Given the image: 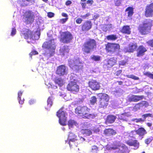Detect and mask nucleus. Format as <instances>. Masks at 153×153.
I'll list each match as a JSON object with an SVG mask.
<instances>
[{"instance_id": "1", "label": "nucleus", "mask_w": 153, "mask_h": 153, "mask_svg": "<svg viewBox=\"0 0 153 153\" xmlns=\"http://www.w3.org/2000/svg\"><path fill=\"white\" fill-rule=\"evenodd\" d=\"M56 47L54 39H52L44 42L42 44V48L48 50V51L45 52L43 54L48 57L53 56L55 53Z\"/></svg>"}, {"instance_id": "2", "label": "nucleus", "mask_w": 153, "mask_h": 153, "mask_svg": "<svg viewBox=\"0 0 153 153\" xmlns=\"http://www.w3.org/2000/svg\"><path fill=\"white\" fill-rule=\"evenodd\" d=\"M97 42L94 39L89 38L82 45L81 49L84 54L90 53L97 48Z\"/></svg>"}, {"instance_id": "3", "label": "nucleus", "mask_w": 153, "mask_h": 153, "mask_svg": "<svg viewBox=\"0 0 153 153\" xmlns=\"http://www.w3.org/2000/svg\"><path fill=\"white\" fill-rule=\"evenodd\" d=\"M90 109L86 106H78L75 109V113L85 119H93L95 115L90 113Z\"/></svg>"}, {"instance_id": "4", "label": "nucleus", "mask_w": 153, "mask_h": 153, "mask_svg": "<svg viewBox=\"0 0 153 153\" xmlns=\"http://www.w3.org/2000/svg\"><path fill=\"white\" fill-rule=\"evenodd\" d=\"M152 26V21L151 19L146 20L141 25L139 26L138 30L142 35H146L151 32Z\"/></svg>"}, {"instance_id": "5", "label": "nucleus", "mask_w": 153, "mask_h": 153, "mask_svg": "<svg viewBox=\"0 0 153 153\" xmlns=\"http://www.w3.org/2000/svg\"><path fill=\"white\" fill-rule=\"evenodd\" d=\"M99 97L98 105L100 108L105 109L107 108L109 102V96L105 93H100L97 94Z\"/></svg>"}, {"instance_id": "6", "label": "nucleus", "mask_w": 153, "mask_h": 153, "mask_svg": "<svg viewBox=\"0 0 153 153\" xmlns=\"http://www.w3.org/2000/svg\"><path fill=\"white\" fill-rule=\"evenodd\" d=\"M64 107H61L56 112V115L58 117L59 122V124L63 126L66 125L67 113L64 110Z\"/></svg>"}, {"instance_id": "7", "label": "nucleus", "mask_w": 153, "mask_h": 153, "mask_svg": "<svg viewBox=\"0 0 153 153\" xmlns=\"http://www.w3.org/2000/svg\"><path fill=\"white\" fill-rule=\"evenodd\" d=\"M105 49L108 53L112 54L119 52L120 48L118 44L108 42L105 45Z\"/></svg>"}, {"instance_id": "8", "label": "nucleus", "mask_w": 153, "mask_h": 153, "mask_svg": "<svg viewBox=\"0 0 153 153\" xmlns=\"http://www.w3.org/2000/svg\"><path fill=\"white\" fill-rule=\"evenodd\" d=\"M73 39L71 33L68 31L62 32L60 34L59 40L64 44H68L71 42Z\"/></svg>"}, {"instance_id": "9", "label": "nucleus", "mask_w": 153, "mask_h": 153, "mask_svg": "<svg viewBox=\"0 0 153 153\" xmlns=\"http://www.w3.org/2000/svg\"><path fill=\"white\" fill-rule=\"evenodd\" d=\"M66 89L68 91L74 94L77 93L79 91V86L74 81L70 82L67 85Z\"/></svg>"}, {"instance_id": "10", "label": "nucleus", "mask_w": 153, "mask_h": 153, "mask_svg": "<svg viewBox=\"0 0 153 153\" xmlns=\"http://www.w3.org/2000/svg\"><path fill=\"white\" fill-rule=\"evenodd\" d=\"M23 16L25 22L27 24H31L33 22L34 20V15L32 11L28 10L26 11Z\"/></svg>"}, {"instance_id": "11", "label": "nucleus", "mask_w": 153, "mask_h": 153, "mask_svg": "<svg viewBox=\"0 0 153 153\" xmlns=\"http://www.w3.org/2000/svg\"><path fill=\"white\" fill-rule=\"evenodd\" d=\"M117 59L114 57L105 60L103 65V68L105 69L108 70L117 64Z\"/></svg>"}, {"instance_id": "12", "label": "nucleus", "mask_w": 153, "mask_h": 153, "mask_svg": "<svg viewBox=\"0 0 153 153\" xmlns=\"http://www.w3.org/2000/svg\"><path fill=\"white\" fill-rule=\"evenodd\" d=\"M92 24L91 21L86 20L80 25L81 31L85 32L88 31L92 28Z\"/></svg>"}, {"instance_id": "13", "label": "nucleus", "mask_w": 153, "mask_h": 153, "mask_svg": "<svg viewBox=\"0 0 153 153\" xmlns=\"http://www.w3.org/2000/svg\"><path fill=\"white\" fill-rule=\"evenodd\" d=\"M77 136L73 133L70 132L68 134V139L69 140L68 144L71 148L77 146V144L75 142L77 140Z\"/></svg>"}, {"instance_id": "14", "label": "nucleus", "mask_w": 153, "mask_h": 153, "mask_svg": "<svg viewBox=\"0 0 153 153\" xmlns=\"http://www.w3.org/2000/svg\"><path fill=\"white\" fill-rule=\"evenodd\" d=\"M56 74L59 76H64L67 74V70L65 65H61L57 68Z\"/></svg>"}, {"instance_id": "15", "label": "nucleus", "mask_w": 153, "mask_h": 153, "mask_svg": "<svg viewBox=\"0 0 153 153\" xmlns=\"http://www.w3.org/2000/svg\"><path fill=\"white\" fill-rule=\"evenodd\" d=\"M88 85L89 87L93 91L98 90L100 88V83L96 80H91L89 81Z\"/></svg>"}, {"instance_id": "16", "label": "nucleus", "mask_w": 153, "mask_h": 153, "mask_svg": "<svg viewBox=\"0 0 153 153\" xmlns=\"http://www.w3.org/2000/svg\"><path fill=\"white\" fill-rule=\"evenodd\" d=\"M145 16L146 17H152L153 16V2L146 7Z\"/></svg>"}, {"instance_id": "17", "label": "nucleus", "mask_w": 153, "mask_h": 153, "mask_svg": "<svg viewBox=\"0 0 153 153\" xmlns=\"http://www.w3.org/2000/svg\"><path fill=\"white\" fill-rule=\"evenodd\" d=\"M144 97L143 95H132L131 97H128V101L130 102H137L143 100Z\"/></svg>"}, {"instance_id": "18", "label": "nucleus", "mask_w": 153, "mask_h": 153, "mask_svg": "<svg viewBox=\"0 0 153 153\" xmlns=\"http://www.w3.org/2000/svg\"><path fill=\"white\" fill-rule=\"evenodd\" d=\"M22 34L24 36V38L26 39L29 38L30 39H33V34L32 31L28 29H25L23 31V33Z\"/></svg>"}, {"instance_id": "19", "label": "nucleus", "mask_w": 153, "mask_h": 153, "mask_svg": "<svg viewBox=\"0 0 153 153\" xmlns=\"http://www.w3.org/2000/svg\"><path fill=\"white\" fill-rule=\"evenodd\" d=\"M147 51L146 48L143 45H140L137 50V56L139 57L143 56Z\"/></svg>"}, {"instance_id": "20", "label": "nucleus", "mask_w": 153, "mask_h": 153, "mask_svg": "<svg viewBox=\"0 0 153 153\" xmlns=\"http://www.w3.org/2000/svg\"><path fill=\"white\" fill-rule=\"evenodd\" d=\"M116 133V131L111 128L105 129L103 131V134L106 136L108 137L115 135Z\"/></svg>"}, {"instance_id": "21", "label": "nucleus", "mask_w": 153, "mask_h": 153, "mask_svg": "<svg viewBox=\"0 0 153 153\" xmlns=\"http://www.w3.org/2000/svg\"><path fill=\"white\" fill-rule=\"evenodd\" d=\"M126 143L130 146H133L135 149H137L139 146V143L137 140H130L126 141Z\"/></svg>"}, {"instance_id": "22", "label": "nucleus", "mask_w": 153, "mask_h": 153, "mask_svg": "<svg viewBox=\"0 0 153 153\" xmlns=\"http://www.w3.org/2000/svg\"><path fill=\"white\" fill-rule=\"evenodd\" d=\"M69 51V49L68 46H64L61 47L59 50L60 54L62 56L67 55Z\"/></svg>"}, {"instance_id": "23", "label": "nucleus", "mask_w": 153, "mask_h": 153, "mask_svg": "<svg viewBox=\"0 0 153 153\" xmlns=\"http://www.w3.org/2000/svg\"><path fill=\"white\" fill-rule=\"evenodd\" d=\"M137 48V46L136 43H130L126 48V51L129 52H133L136 50Z\"/></svg>"}, {"instance_id": "24", "label": "nucleus", "mask_w": 153, "mask_h": 153, "mask_svg": "<svg viewBox=\"0 0 153 153\" xmlns=\"http://www.w3.org/2000/svg\"><path fill=\"white\" fill-rule=\"evenodd\" d=\"M134 131L137 134L142 138H143V136L147 134V132L145 129L142 127L139 128L137 130H135Z\"/></svg>"}, {"instance_id": "25", "label": "nucleus", "mask_w": 153, "mask_h": 153, "mask_svg": "<svg viewBox=\"0 0 153 153\" xmlns=\"http://www.w3.org/2000/svg\"><path fill=\"white\" fill-rule=\"evenodd\" d=\"M120 32L123 34H130L131 31L130 26L128 25L123 26L120 30Z\"/></svg>"}, {"instance_id": "26", "label": "nucleus", "mask_w": 153, "mask_h": 153, "mask_svg": "<svg viewBox=\"0 0 153 153\" xmlns=\"http://www.w3.org/2000/svg\"><path fill=\"white\" fill-rule=\"evenodd\" d=\"M116 118V116L109 115L106 118L105 122L106 123H112L114 122Z\"/></svg>"}, {"instance_id": "27", "label": "nucleus", "mask_w": 153, "mask_h": 153, "mask_svg": "<svg viewBox=\"0 0 153 153\" xmlns=\"http://www.w3.org/2000/svg\"><path fill=\"white\" fill-rule=\"evenodd\" d=\"M54 81L56 84H57L59 87L62 86L64 84L63 80L61 77H55Z\"/></svg>"}, {"instance_id": "28", "label": "nucleus", "mask_w": 153, "mask_h": 153, "mask_svg": "<svg viewBox=\"0 0 153 153\" xmlns=\"http://www.w3.org/2000/svg\"><path fill=\"white\" fill-rule=\"evenodd\" d=\"M81 134L86 136H89L92 134V131L89 129H82L80 131Z\"/></svg>"}, {"instance_id": "29", "label": "nucleus", "mask_w": 153, "mask_h": 153, "mask_svg": "<svg viewBox=\"0 0 153 153\" xmlns=\"http://www.w3.org/2000/svg\"><path fill=\"white\" fill-rule=\"evenodd\" d=\"M125 11L128 12V17H131L134 13V8L132 7H129L126 9Z\"/></svg>"}, {"instance_id": "30", "label": "nucleus", "mask_w": 153, "mask_h": 153, "mask_svg": "<svg viewBox=\"0 0 153 153\" xmlns=\"http://www.w3.org/2000/svg\"><path fill=\"white\" fill-rule=\"evenodd\" d=\"M106 38L108 40L114 41L116 40L118 37L116 35L111 34L107 36Z\"/></svg>"}, {"instance_id": "31", "label": "nucleus", "mask_w": 153, "mask_h": 153, "mask_svg": "<svg viewBox=\"0 0 153 153\" xmlns=\"http://www.w3.org/2000/svg\"><path fill=\"white\" fill-rule=\"evenodd\" d=\"M120 146L119 143L117 142H114L111 145V146L109 148V149L115 150L118 148V147Z\"/></svg>"}, {"instance_id": "32", "label": "nucleus", "mask_w": 153, "mask_h": 153, "mask_svg": "<svg viewBox=\"0 0 153 153\" xmlns=\"http://www.w3.org/2000/svg\"><path fill=\"white\" fill-rule=\"evenodd\" d=\"M128 116L126 113H123L120 115H119L118 119L123 121H127V120Z\"/></svg>"}, {"instance_id": "33", "label": "nucleus", "mask_w": 153, "mask_h": 153, "mask_svg": "<svg viewBox=\"0 0 153 153\" xmlns=\"http://www.w3.org/2000/svg\"><path fill=\"white\" fill-rule=\"evenodd\" d=\"M23 91H19L18 93V99L19 100V103L20 104H22L24 102V100L23 99L22 100L21 99V97L22 96Z\"/></svg>"}, {"instance_id": "34", "label": "nucleus", "mask_w": 153, "mask_h": 153, "mask_svg": "<svg viewBox=\"0 0 153 153\" xmlns=\"http://www.w3.org/2000/svg\"><path fill=\"white\" fill-rule=\"evenodd\" d=\"M53 99V97L52 96L49 97L47 101V106L49 108L51 107L52 105Z\"/></svg>"}, {"instance_id": "35", "label": "nucleus", "mask_w": 153, "mask_h": 153, "mask_svg": "<svg viewBox=\"0 0 153 153\" xmlns=\"http://www.w3.org/2000/svg\"><path fill=\"white\" fill-rule=\"evenodd\" d=\"M76 122L72 120H70L68 122V125L70 128H72L74 125H76Z\"/></svg>"}, {"instance_id": "36", "label": "nucleus", "mask_w": 153, "mask_h": 153, "mask_svg": "<svg viewBox=\"0 0 153 153\" xmlns=\"http://www.w3.org/2000/svg\"><path fill=\"white\" fill-rule=\"evenodd\" d=\"M142 108L143 107L147 108L149 106V102L146 101H142L140 102Z\"/></svg>"}, {"instance_id": "37", "label": "nucleus", "mask_w": 153, "mask_h": 153, "mask_svg": "<svg viewBox=\"0 0 153 153\" xmlns=\"http://www.w3.org/2000/svg\"><path fill=\"white\" fill-rule=\"evenodd\" d=\"M97 102V98L95 96H93L90 99V104L92 105H94Z\"/></svg>"}, {"instance_id": "38", "label": "nucleus", "mask_w": 153, "mask_h": 153, "mask_svg": "<svg viewBox=\"0 0 153 153\" xmlns=\"http://www.w3.org/2000/svg\"><path fill=\"white\" fill-rule=\"evenodd\" d=\"M142 107L140 102L136 104L133 107V109L135 111L140 110Z\"/></svg>"}, {"instance_id": "39", "label": "nucleus", "mask_w": 153, "mask_h": 153, "mask_svg": "<svg viewBox=\"0 0 153 153\" xmlns=\"http://www.w3.org/2000/svg\"><path fill=\"white\" fill-rule=\"evenodd\" d=\"M128 60H123L120 61L119 62V66L125 65L127 64Z\"/></svg>"}, {"instance_id": "40", "label": "nucleus", "mask_w": 153, "mask_h": 153, "mask_svg": "<svg viewBox=\"0 0 153 153\" xmlns=\"http://www.w3.org/2000/svg\"><path fill=\"white\" fill-rule=\"evenodd\" d=\"M126 76L127 78H131L134 80H138L139 79V78L138 77L136 76L133 74L126 75Z\"/></svg>"}, {"instance_id": "41", "label": "nucleus", "mask_w": 153, "mask_h": 153, "mask_svg": "<svg viewBox=\"0 0 153 153\" xmlns=\"http://www.w3.org/2000/svg\"><path fill=\"white\" fill-rule=\"evenodd\" d=\"M91 59L95 61H99L100 59V56H98L92 55L91 57Z\"/></svg>"}, {"instance_id": "42", "label": "nucleus", "mask_w": 153, "mask_h": 153, "mask_svg": "<svg viewBox=\"0 0 153 153\" xmlns=\"http://www.w3.org/2000/svg\"><path fill=\"white\" fill-rule=\"evenodd\" d=\"M98 150V147L95 145L92 146L91 152L92 153H96Z\"/></svg>"}, {"instance_id": "43", "label": "nucleus", "mask_w": 153, "mask_h": 153, "mask_svg": "<svg viewBox=\"0 0 153 153\" xmlns=\"http://www.w3.org/2000/svg\"><path fill=\"white\" fill-rule=\"evenodd\" d=\"M144 75L149 77L153 79V74L149 72H146L144 73Z\"/></svg>"}, {"instance_id": "44", "label": "nucleus", "mask_w": 153, "mask_h": 153, "mask_svg": "<svg viewBox=\"0 0 153 153\" xmlns=\"http://www.w3.org/2000/svg\"><path fill=\"white\" fill-rule=\"evenodd\" d=\"M82 21L83 20L80 17L77 18L76 20V22L78 24H81Z\"/></svg>"}, {"instance_id": "45", "label": "nucleus", "mask_w": 153, "mask_h": 153, "mask_svg": "<svg viewBox=\"0 0 153 153\" xmlns=\"http://www.w3.org/2000/svg\"><path fill=\"white\" fill-rule=\"evenodd\" d=\"M152 116V114L148 113L143 114L142 115V117L144 119H145L146 117H151Z\"/></svg>"}, {"instance_id": "46", "label": "nucleus", "mask_w": 153, "mask_h": 153, "mask_svg": "<svg viewBox=\"0 0 153 153\" xmlns=\"http://www.w3.org/2000/svg\"><path fill=\"white\" fill-rule=\"evenodd\" d=\"M152 140L151 138H147L145 140V143L147 145L149 144L152 141Z\"/></svg>"}, {"instance_id": "47", "label": "nucleus", "mask_w": 153, "mask_h": 153, "mask_svg": "<svg viewBox=\"0 0 153 153\" xmlns=\"http://www.w3.org/2000/svg\"><path fill=\"white\" fill-rule=\"evenodd\" d=\"M86 3L89 6H91L94 3V1L93 0H88L86 1Z\"/></svg>"}, {"instance_id": "48", "label": "nucleus", "mask_w": 153, "mask_h": 153, "mask_svg": "<svg viewBox=\"0 0 153 153\" xmlns=\"http://www.w3.org/2000/svg\"><path fill=\"white\" fill-rule=\"evenodd\" d=\"M38 54V52L36 51H32L29 54L30 55L31 57L33 55H37Z\"/></svg>"}, {"instance_id": "49", "label": "nucleus", "mask_w": 153, "mask_h": 153, "mask_svg": "<svg viewBox=\"0 0 153 153\" xmlns=\"http://www.w3.org/2000/svg\"><path fill=\"white\" fill-rule=\"evenodd\" d=\"M122 70H120L117 71L116 72L114 73V75L115 76H119L122 73Z\"/></svg>"}, {"instance_id": "50", "label": "nucleus", "mask_w": 153, "mask_h": 153, "mask_svg": "<svg viewBox=\"0 0 153 153\" xmlns=\"http://www.w3.org/2000/svg\"><path fill=\"white\" fill-rule=\"evenodd\" d=\"M68 18H65L60 19V22L62 24H64L68 20Z\"/></svg>"}, {"instance_id": "51", "label": "nucleus", "mask_w": 153, "mask_h": 153, "mask_svg": "<svg viewBox=\"0 0 153 153\" xmlns=\"http://www.w3.org/2000/svg\"><path fill=\"white\" fill-rule=\"evenodd\" d=\"M81 4L82 6V7L83 9H85L86 8L87 6V4L86 2H82L81 3Z\"/></svg>"}, {"instance_id": "52", "label": "nucleus", "mask_w": 153, "mask_h": 153, "mask_svg": "<svg viewBox=\"0 0 153 153\" xmlns=\"http://www.w3.org/2000/svg\"><path fill=\"white\" fill-rule=\"evenodd\" d=\"M16 33V30L15 28H13L12 29L11 35L13 36L15 35Z\"/></svg>"}, {"instance_id": "53", "label": "nucleus", "mask_w": 153, "mask_h": 153, "mask_svg": "<svg viewBox=\"0 0 153 153\" xmlns=\"http://www.w3.org/2000/svg\"><path fill=\"white\" fill-rule=\"evenodd\" d=\"M54 16V13L51 12H49L48 13V16L49 18H52Z\"/></svg>"}, {"instance_id": "54", "label": "nucleus", "mask_w": 153, "mask_h": 153, "mask_svg": "<svg viewBox=\"0 0 153 153\" xmlns=\"http://www.w3.org/2000/svg\"><path fill=\"white\" fill-rule=\"evenodd\" d=\"M90 15V13H88L83 16H81V17L83 19H85L86 18L88 17Z\"/></svg>"}, {"instance_id": "55", "label": "nucleus", "mask_w": 153, "mask_h": 153, "mask_svg": "<svg viewBox=\"0 0 153 153\" xmlns=\"http://www.w3.org/2000/svg\"><path fill=\"white\" fill-rule=\"evenodd\" d=\"M147 43L151 46L153 47V39L148 41Z\"/></svg>"}, {"instance_id": "56", "label": "nucleus", "mask_w": 153, "mask_h": 153, "mask_svg": "<svg viewBox=\"0 0 153 153\" xmlns=\"http://www.w3.org/2000/svg\"><path fill=\"white\" fill-rule=\"evenodd\" d=\"M71 4V1L69 0H67L65 2V4L67 6L70 5Z\"/></svg>"}, {"instance_id": "57", "label": "nucleus", "mask_w": 153, "mask_h": 153, "mask_svg": "<svg viewBox=\"0 0 153 153\" xmlns=\"http://www.w3.org/2000/svg\"><path fill=\"white\" fill-rule=\"evenodd\" d=\"M62 15L63 17H65V18H68V15L65 13H62Z\"/></svg>"}, {"instance_id": "58", "label": "nucleus", "mask_w": 153, "mask_h": 153, "mask_svg": "<svg viewBox=\"0 0 153 153\" xmlns=\"http://www.w3.org/2000/svg\"><path fill=\"white\" fill-rule=\"evenodd\" d=\"M121 3L120 1L117 0L115 3V5L117 6H119L120 5Z\"/></svg>"}, {"instance_id": "59", "label": "nucleus", "mask_w": 153, "mask_h": 153, "mask_svg": "<svg viewBox=\"0 0 153 153\" xmlns=\"http://www.w3.org/2000/svg\"><path fill=\"white\" fill-rule=\"evenodd\" d=\"M99 16H100L99 14H96V15H94L93 16V18L95 19H97L99 17Z\"/></svg>"}, {"instance_id": "60", "label": "nucleus", "mask_w": 153, "mask_h": 153, "mask_svg": "<svg viewBox=\"0 0 153 153\" xmlns=\"http://www.w3.org/2000/svg\"><path fill=\"white\" fill-rule=\"evenodd\" d=\"M136 122H142V121H144L141 118H139V119H136Z\"/></svg>"}, {"instance_id": "61", "label": "nucleus", "mask_w": 153, "mask_h": 153, "mask_svg": "<svg viewBox=\"0 0 153 153\" xmlns=\"http://www.w3.org/2000/svg\"><path fill=\"white\" fill-rule=\"evenodd\" d=\"M146 125L150 127L152 126V123H146Z\"/></svg>"}, {"instance_id": "62", "label": "nucleus", "mask_w": 153, "mask_h": 153, "mask_svg": "<svg viewBox=\"0 0 153 153\" xmlns=\"http://www.w3.org/2000/svg\"><path fill=\"white\" fill-rule=\"evenodd\" d=\"M117 82H118V85H121L123 84V82L122 81H117Z\"/></svg>"}, {"instance_id": "63", "label": "nucleus", "mask_w": 153, "mask_h": 153, "mask_svg": "<svg viewBox=\"0 0 153 153\" xmlns=\"http://www.w3.org/2000/svg\"><path fill=\"white\" fill-rule=\"evenodd\" d=\"M29 103L31 104L33 103V102L32 100H30L29 102Z\"/></svg>"}, {"instance_id": "64", "label": "nucleus", "mask_w": 153, "mask_h": 153, "mask_svg": "<svg viewBox=\"0 0 153 153\" xmlns=\"http://www.w3.org/2000/svg\"><path fill=\"white\" fill-rule=\"evenodd\" d=\"M82 2H84L86 1V0H80Z\"/></svg>"}]
</instances>
